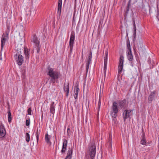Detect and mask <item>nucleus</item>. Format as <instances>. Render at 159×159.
<instances>
[{
    "label": "nucleus",
    "instance_id": "nucleus-55",
    "mask_svg": "<svg viewBox=\"0 0 159 159\" xmlns=\"http://www.w3.org/2000/svg\"><path fill=\"white\" fill-rule=\"evenodd\" d=\"M142 4H143L142 6H143V5H144L143 2H142ZM142 8H143V7H142Z\"/></svg>",
    "mask_w": 159,
    "mask_h": 159
},
{
    "label": "nucleus",
    "instance_id": "nucleus-41",
    "mask_svg": "<svg viewBox=\"0 0 159 159\" xmlns=\"http://www.w3.org/2000/svg\"><path fill=\"white\" fill-rule=\"evenodd\" d=\"M31 111H32V110H31V107H29L27 110V112L28 115H31Z\"/></svg>",
    "mask_w": 159,
    "mask_h": 159
},
{
    "label": "nucleus",
    "instance_id": "nucleus-12",
    "mask_svg": "<svg viewBox=\"0 0 159 159\" xmlns=\"http://www.w3.org/2000/svg\"><path fill=\"white\" fill-rule=\"evenodd\" d=\"M62 3V0H58L57 5V13L58 14L57 17H58L59 18L60 17L61 13Z\"/></svg>",
    "mask_w": 159,
    "mask_h": 159
},
{
    "label": "nucleus",
    "instance_id": "nucleus-23",
    "mask_svg": "<svg viewBox=\"0 0 159 159\" xmlns=\"http://www.w3.org/2000/svg\"><path fill=\"white\" fill-rule=\"evenodd\" d=\"M34 48H35L37 51V53H39L40 51V49L41 48V45L40 44H38L36 45H34Z\"/></svg>",
    "mask_w": 159,
    "mask_h": 159
},
{
    "label": "nucleus",
    "instance_id": "nucleus-22",
    "mask_svg": "<svg viewBox=\"0 0 159 159\" xmlns=\"http://www.w3.org/2000/svg\"><path fill=\"white\" fill-rule=\"evenodd\" d=\"M148 64L150 65V68H152L153 67L154 64V63L153 61H152L150 57H149L148 58Z\"/></svg>",
    "mask_w": 159,
    "mask_h": 159
},
{
    "label": "nucleus",
    "instance_id": "nucleus-61",
    "mask_svg": "<svg viewBox=\"0 0 159 159\" xmlns=\"http://www.w3.org/2000/svg\"><path fill=\"white\" fill-rule=\"evenodd\" d=\"M66 0H64L65 2H66Z\"/></svg>",
    "mask_w": 159,
    "mask_h": 159
},
{
    "label": "nucleus",
    "instance_id": "nucleus-53",
    "mask_svg": "<svg viewBox=\"0 0 159 159\" xmlns=\"http://www.w3.org/2000/svg\"><path fill=\"white\" fill-rule=\"evenodd\" d=\"M2 57L1 54L0 55V60H2Z\"/></svg>",
    "mask_w": 159,
    "mask_h": 159
},
{
    "label": "nucleus",
    "instance_id": "nucleus-11",
    "mask_svg": "<svg viewBox=\"0 0 159 159\" xmlns=\"http://www.w3.org/2000/svg\"><path fill=\"white\" fill-rule=\"evenodd\" d=\"M126 101L125 99H124L123 100H120L118 103V108L121 109L123 108L124 109L125 108V107L126 104Z\"/></svg>",
    "mask_w": 159,
    "mask_h": 159
},
{
    "label": "nucleus",
    "instance_id": "nucleus-20",
    "mask_svg": "<svg viewBox=\"0 0 159 159\" xmlns=\"http://www.w3.org/2000/svg\"><path fill=\"white\" fill-rule=\"evenodd\" d=\"M142 139L140 141V143L143 145H145L147 146V141L146 139L145 136H142Z\"/></svg>",
    "mask_w": 159,
    "mask_h": 159
},
{
    "label": "nucleus",
    "instance_id": "nucleus-31",
    "mask_svg": "<svg viewBox=\"0 0 159 159\" xmlns=\"http://www.w3.org/2000/svg\"><path fill=\"white\" fill-rule=\"evenodd\" d=\"M67 140L66 139H63L62 146L64 147H67Z\"/></svg>",
    "mask_w": 159,
    "mask_h": 159
},
{
    "label": "nucleus",
    "instance_id": "nucleus-54",
    "mask_svg": "<svg viewBox=\"0 0 159 159\" xmlns=\"http://www.w3.org/2000/svg\"><path fill=\"white\" fill-rule=\"evenodd\" d=\"M150 144V143L149 142H147V145L148 144Z\"/></svg>",
    "mask_w": 159,
    "mask_h": 159
},
{
    "label": "nucleus",
    "instance_id": "nucleus-42",
    "mask_svg": "<svg viewBox=\"0 0 159 159\" xmlns=\"http://www.w3.org/2000/svg\"><path fill=\"white\" fill-rule=\"evenodd\" d=\"M129 11H127L126 10L125 11V12H124V19H126V17L127 16V14H128V13H129Z\"/></svg>",
    "mask_w": 159,
    "mask_h": 159
},
{
    "label": "nucleus",
    "instance_id": "nucleus-19",
    "mask_svg": "<svg viewBox=\"0 0 159 159\" xmlns=\"http://www.w3.org/2000/svg\"><path fill=\"white\" fill-rule=\"evenodd\" d=\"M126 55L127 58L129 61H132L133 60V56L132 54V52H127Z\"/></svg>",
    "mask_w": 159,
    "mask_h": 159
},
{
    "label": "nucleus",
    "instance_id": "nucleus-3",
    "mask_svg": "<svg viewBox=\"0 0 159 159\" xmlns=\"http://www.w3.org/2000/svg\"><path fill=\"white\" fill-rule=\"evenodd\" d=\"M112 109L113 112H111V115L113 118L112 120L115 122L116 120V118L117 116V114L118 112V103L116 101L113 102Z\"/></svg>",
    "mask_w": 159,
    "mask_h": 159
},
{
    "label": "nucleus",
    "instance_id": "nucleus-51",
    "mask_svg": "<svg viewBox=\"0 0 159 159\" xmlns=\"http://www.w3.org/2000/svg\"><path fill=\"white\" fill-rule=\"evenodd\" d=\"M131 62H130V65L132 66H134V63H133L132 62V61H130Z\"/></svg>",
    "mask_w": 159,
    "mask_h": 159
},
{
    "label": "nucleus",
    "instance_id": "nucleus-28",
    "mask_svg": "<svg viewBox=\"0 0 159 159\" xmlns=\"http://www.w3.org/2000/svg\"><path fill=\"white\" fill-rule=\"evenodd\" d=\"M92 58V53L91 51L89 53V56L87 59V62H89L90 63H91Z\"/></svg>",
    "mask_w": 159,
    "mask_h": 159
},
{
    "label": "nucleus",
    "instance_id": "nucleus-47",
    "mask_svg": "<svg viewBox=\"0 0 159 159\" xmlns=\"http://www.w3.org/2000/svg\"><path fill=\"white\" fill-rule=\"evenodd\" d=\"M158 75H159V76L158 77H157L155 79V80L156 81H159V74H158Z\"/></svg>",
    "mask_w": 159,
    "mask_h": 159
},
{
    "label": "nucleus",
    "instance_id": "nucleus-56",
    "mask_svg": "<svg viewBox=\"0 0 159 159\" xmlns=\"http://www.w3.org/2000/svg\"><path fill=\"white\" fill-rule=\"evenodd\" d=\"M31 52H32V53H34V51L32 50V51H31Z\"/></svg>",
    "mask_w": 159,
    "mask_h": 159
},
{
    "label": "nucleus",
    "instance_id": "nucleus-48",
    "mask_svg": "<svg viewBox=\"0 0 159 159\" xmlns=\"http://www.w3.org/2000/svg\"><path fill=\"white\" fill-rule=\"evenodd\" d=\"M74 97L75 98V99H76V100L75 101V103L77 102V98H78V96H74Z\"/></svg>",
    "mask_w": 159,
    "mask_h": 159
},
{
    "label": "nucleus",
    "instance_id": "nucleus-13",
    "mask_svg": "<svg viewBox=\"0 0 159 159\" xmlns=\"http://www.w3.org/2000/svg\"><path fill=\"white\" fill-rule=\"evenodd\" d=\"M63 90L64 92L66 93V96L68 97L69 93V83H67V85L66 86L65 82L64 84Z\"/></svg>",
    "mask_w": 159,
    "mask_h": 159
},
{
    "label": "nucleus",
    "instance_id": "nucleus-32",
    "mask_svg": "<svg viewBox=\"0 0 159 159\" xmlns=\"http://www.w3.org/2000/svg\"><path fill=\"white\" fill-rule=\"evenodd\" d=\"M30 135L28 133H26L25 135V140L28 143L30 140Z\"/></svg>",
    "mask_w": 159,
    "mask_h": 159
},
{
    "label": "nucleus",
    "instance_id": "nucleus-15",
    "mask_svg": "<svg viewBox=\"0 0 159 159\" xmlns=\"http://www.w3.org/2000/svg\"><path fill=\"white\" fill-rule=\"evenodd\" d=\"M73 153V149L72 148H69L67 151V155L65 158V159H71Z\"/></svg>",
    "mask_w": 159,
    "mask_h": 159
},
{
    "label": "nucleus",
    "instance_id": "nucleus-40",
    "mask_svg": "<svg viewBox=\"0 0 159 159\" xmlns=\"http://www.w3.org/2000/svg\"><path fill=\"white\" fill-rule=\"evenodd\" d=\"M101 104V98L100 97V95L99 97V99L98 102V108L99 109L100 107Z\"/></svg>",
    "mask_w": 159,
    "mask_h": 159
},
{
    "label": "nucleus",
    "instance_id": "nucleus-46",
    "mask_svg": "<svg viewBox=\"0 0 159 159\" xmlns=\"http://www.w3.org/2000/svg\"><path fill=\"white\" fill-rule=\"evenodd\" d=\"M108 50L107 49L106 50L105 52V56H108Z\"/></svg>",
    "mask_w": 159,
    "mask_h": 159
},
{
    "label": "nucleus",
    "instance_id": "nucleus-43",
    "mask_svg": "<svg viewBox=\"0 0 159 159\" xmlns=\"http://www.w3.org/2000/svg\"><path fill=\"white\" fill-rule=\"evenodd\" d=\"M108 56H105L104 59V63L107 64Z\"/></svg>",
    "mask_w": 159,
    "mask_h": 159
},
{
    "label": "nucleus",
    "instance_id": "nucleus-7",
    "mask_svg": "<svg viewBox=\"0 0 159 159\" xmlns=\"http://www.w3.org/2000/svg\"><path fill=\"white\" fill-rule=\"evenodd\" d=\"M6 131L3 125L1 123L0 125V138L2 140V138L6 135Z\"/></svg>",
    "mask_w": 159,
    "mask_h": 159
},
{
    "label": "nucleus",
    "instance_id": "nucleus-44",
    "mask_svg": "<svg viewBox=\"0 0 159 159\" xmlns=\"http://www.w3.org/2000/svg\"><path fill=\"white\" fill-rule=\"evenodd\" d=\"M142 136H143V135H144V136H145V134L143 128V127L142 128Z\"/></svg>",
    "mask_w": 159,
    "mask_h": 159
},
{
    "label": "nucleus",
    "instance_id": "nucleus-49",
    "mask_svg": "<svg viewBox=\"0 0 159 159\" xmlns=\"http://www.w3.org/2000/svg\"><path fill=\"white\" fill-rule=\"evenodd\" d=\"M83 57H84L83 52V51H82V55H81V59H83Z\"/></svg>",
    "mask_w": 159,
    "mask_h": 159
},
{
    "label": "nucleus",
    "instance_id": "nucleus-25",
    "mask_svg": "<svg viewBox=\"0 0 159 159\" xmlns=\"http://www.w3.org/2000/svg\"><path fill=\"white\" fill-rule=\"evenodd\" d=\"M143 43L140 41L139 43L137 44V47L139 51H142L143 50Z\"/></svg>",
    "mask_w": 159,
    "mask_h": 159
},
{
    "label": "nucleus",
    "instance_id": "nucleus-57",
    "mask_svg": "<svg viewBox=\"0 0 159 159\" xmlns=\"http://www.w3.org/2000/svg\"><path fill=\"white\" fill-rule=\"evenodd\" d=\"M76 0H75V3H76Z\"/></svg>",
    "mask_w": 159,
    "mask_h": 159
},
{
    "label": "nucleus",
    "instance_id": "nucleus-8",
    "mask_svg": "<svg viewBox=\"0 0 159 159\" xmlns=\"http://www.w3.org/2000/svg\"><path fill=\"white\" fill-rule=\"evenodd\" d=\"M17 58H16V61L18 65L21 66L24 62V57L21 54H19L17 56V54H16Z\"/></svg>",
    "mask_w": 159,
    "mask_h": 159
},
{
    "label": "nucleus",
    "instance_id": "nucleus-6",
    "mask_svg": "<svg viewBox=\"0 0 159 159\" xmlns=\"http://www.w3.org/2000/svg\"><path fill=\"white\" fill-rule=\"evenodd\" d=\"M8 34L7 33H3L2 35L1 38V52L3 47L5 46L6 42L8 38Z\"/></svg>",
    "mask_w": 159,
    "mask_h": 159
},
{
    "label": "nucleus",
    "instance_id": "nucleus-36",
    "mask_svg": "<svg viewBox=\"0 0 159 159\" xmlns=\"http://www.w3.org/2000/svg\"><path fill=\"white\" fill-rule=\"evenodd\" d=\"M67 149L66 147H62V149L61 151V153L62 154H64L66 152Z\"/></svg>",
    "mask_w": 159,
    "mask_h": 159
},
{
    "label": "nucleus",
    "instance_id": "nucleus-27",
    "mask_svg": "<svg viewBox=\"0 0 159 159\" xmlns=\"http://www.w3.org/2000/svg\"><path fill=\"white\" fill-rule=\"evenodd\" d=\"M8 122L10 123L11 121L12 118L11 113L10 111L8 112Z\"/></svg>",
    "mask_w": 159,
    "mask_h": 159
},
{
    "label": "nucleus",
    "instance_id": "nucleus-52",
    "mask_svg": "<svg viewBox=\"0 0 159 159\" xmlns=\"http://www.w3.org/2000/svg\"><path fill=\"white\" fill-rule=\"evenodd\" d=\"M79 25L78 24V25L77 26L76 28V30H78L79 29Z\"/></svg>",
    "mask_w": 159,
    "mask_h": 159
},
{
    "label": "nucleus",
    "instance_id": "nucleus-24",
    "mask_svg": "<svg viewBox=\"0 0 159 159\" xmlns=\"http://www.w3.org/2000/svg\"><path fill=\"white\" fill-rule=\"evenodd\" d=\"M126 44L127 45V48L128 49V50L127 52H132V51L131 48L130 42L129 39L127 41Z\"/></svg>",
    "mask_w": 159,
    "mask_h": 159
},
{
    "label": "nucleus",
    "instance_id": "nucleus-18",
    "mask_svg": "<svg viewBox=\"0 0 159 159\" xmlns=\"http://www.w3.org/2000/svg\"><path fill=\"white\" fill-rule=\"evenodd\" d=\"M51 138V136L49 135L47 132V133L46 134L45 136V140L46 143L48 144H49L50 145H51L52 143L50 140Z\"/></svg>",
    "mask_w": 159,
    "mask_h": 159
},
{
    "label": "nucleus",
    "instance_id": "nucleus-26",
    "mask_svg": "<svg viewBox=\"0 0 159 159\" xmlns=\"http://www.w3.org/2000/svg\"><path fill=\"white\" fill-rule=\"evenodd\" d=\"M124 62V57L122 55H121L120 56V59H119V64L123 65V63Z\"/></svg>",
    "mask_w": 159,
    "mask_h": 159
},
{
    "label": "nucleus",
    "instance_id": "nucleus-37",
    "mask_svg": "<svg viewBox=\"0 0 159 159\" xmlns=\"http://www.w3.org/2000/svg\"><path fill=\"white\" fill-rule=\"evenodd\" d=\"M30 118H29L28 119H26L25 121V125H26L29 127L30 126Z\"/></svg>",
    "mask_w": 159,
    "mask_h": 159
},
{
    "label": "nucleus",
    "instance_id": "nucleus-2",
    "mask_svg": "<svg viewBox=\"0 0 159 159\" xmlns=\"http://www.w3.org/2000/svg\"><path fill=\"white\" fill-rule=\"evenodd\" d=\"M47 75L51 77L50 83H54L55 82H57V80L59 79L60 76V72L58 71H54L53 68H51L49 66L47 67Z\"/></svg>",
    "mask_w": 159,
    "mask_h": 159
},
{
    "label": "nucleus",
    "instance_id": "nucleus-16",
    "mask_svg": "<svg viewBox=\"0 0 159 159\" xmlns=\"http://www.w3.org/2000/svg\"><path fill=\"white\" fill-rule=\"evenodd\" d=\"M132 20L133 21V29L134 30V33L133 35V38L134 40V39H135L136 38V25L135 23V20L133 17L132 18Z\"/></svg>",
    "mask_w": 159,
    "mask_h": 159
},
{
    "label": "nucleus",
    "instance_id": "nucleus-35",
    "mask_svg": "<svg viewBox=\"0 0 159 159\" xmlns=\"http://www.w3.org/2000/svg\"><path fill=\"white\" fill-rule=\"evenodd\" d=\"M67 135L69 138H70L71 135V130L69 127L67 129Z\"/></svg>",
    "mask_w": 159,
    "mask_h": 159
},
{
    "label": "nucleus",
    "instance_id": "nucleus-5",
    "mask_svg": "<svg viewBox=\"0 0 159 159\" xmlns=\"http://www.w3.org/2000/svg\"><path fill=\"white\" fill-rule=\"evenodd\" d=\"M133 110H125L123 113V117L124 121L125 122L126 120L129 118H131V116L132 115Z\"/></svg>",
    "mask_w": 159,
    "mask_h": 159
},
{
    "label": "nucleus",
    "instance_id": "nucleus-9",
    "mask_svg": "<svg viewBox=\"0 0 159 159\" xmlns=\"http://www.w3.org/2000/svg\"><path fill=\"white\" fill-rule=\"evenodd\" d=\"M30 49H28L27 47H24V53L25 59L29 61L30 57Z\"/></svg>",
    "mask_w": 159,
    "mask_h": 159
},
{
    "label": "nucleus",
    "instance_id": "nucleus-45",
    "mask_svg": "<svg viewBox=\"0 0 159 159\" xmlns=\"http://www.w3.org/2000/svg\"><path fill=\"white\" fill-rule=\"evenodd\" d=\"M7 31L8 32V33H7L8 34L9 33L10 30V26L9 25H7Z\"/></svg>",
    "mask_w": 159,
    "mask_h": 159
},
{
    "label": "nucleus",
    "instance_id": "nucleus-29",
    "mask_svg": "<svg viewBox=\"0 0 159 159\" xmlns=\"http://www.w3.org/2000/svg\"><path fill=\"white\" fill-rule=\"evenodd\" d=\"M123 65H121L119 64L118 68V73L119 74L121 73L122 70L123 68Z\"/></svg>",
    "mask_w": 159,
    "mask_h": 159
},
{
    "label": "nucleus",
    "instance_id": "nucleus-60",
    "mask_svg": "<svg viewBox=\"0 0 159 159\" xmlns=\"http://www.w3.org/2000/svg\"><path fill=\"white\" fill-rule=\"evenodd\" d=\"M43 116V115H42V118Z\"/></svg>",
    "mask_w": 159,
    "mask_h": 159
},
{
    "label": "nucleus",
    "instance_id": "nucleus-34",
    "mask_svg": "<svg viewBox=\"0 0 159 159\" xmlns=\"http://www.w3.org/2000/svg\"><path fill=\"white\" fill-rule=\"evenodd\" d=\"M111 142H112L111 136V135H110L109 136V139H108V142L110 144V148H109L110 149L111 148H112Z\"/></svg>",
    "mask_w": 159,
    "mask_h": 159
},
{
    "label": "nucleus",
    "instance_id": "nucleus-33",
    "mask_svg": "<svg viewBox=\"0 0 159 159\" xmlns=\"http://www.w3.org/2000/svg\"><path fill=\"white\" fill-rule=\"evenodd\" d=\"M107 64L104 63L103 71L104 73V76L105 77L106 75V72L107 70Z\"/></svg>",
    "mask_w": 159,
    "mask_h": 159
},
{
    "label": "nucleus",
    "instance_id": "nucleus-30",
    "mask_svg": "<svg viewBox=\"0 0 159 159\" xmlns=\"http://www.w3.org/2000/svg\"><path fill=\"white\" fill-rule=\"evenodd\" d=\"M79 86V84L77 83H76L75 88V92L78 93V92L80 91V89Z\"/></svg>",
    "mask_w": 159,
    "mask_h": 159
},
{
    "label": "nucleus",
    "instance_id": "nucleus-4",
    "mask_svg": "<svg viewBox=\"0 0 159 159\" xmlns=\"http://www.w3.org/2000/svg\"><path fill=\"white\" fill-rule=\"evenodd\" d=\"M75 33L74 31L71 32L69 41V45L68 48H70V53L71 54L72 52V50L75 43Z\"/></svg>",
    "mask_w": 159,
    "mask_h": 159
},
{
    "label": "nucleus",
    "instance_id": "nucleus-50",
    "mask_svg": "<svg viewBox=\"0 0 159 159\" xmlns=\"http://www.w3.org/2000/svg\"><path fill=\"white\" fill-rule=\"evenodd\" d=\"M75 94H74V96H78V93H75Z\"/></svg>",
    "mask_w": 159,
    "mask_h": 159
},
{
    "label": "nucleus",
    "instance_id": "nucleus-39",
    "mask_svg": "<svg viewBox=\"0 0 159 159\" xmlns=\"http://www.w3.org/2000/svg\"><path fill=\"white\" fill-rule=\"evenodd\" d=\"M91 63L89 62H87L86 64V72L87 73L88 72V69L89 67V64Z\"/></svg>",
    "mask_w": 159,
    "mask_h": 159
},
{
    "label": "nucleus",
    "instance_id": "nucleus-14",
    "mask_svg": "<svg viewBox=\"0 0 159 159\" xmlns=\"http://www.w3.org/2000/svg\"><path fill=\"white\" fill-rule=\"evenodd\" d=\"M49 109L50 113L52 114V117L53 118L55 112V106L54 102H51Z\"/></svg>",
    "mask_w": 159,
    "mask_h": 159
},
{
    "label": "nucleus",
    "instance_id": "nucleus-1",
    "mask_svg": "<svg viewBox=\"0 0 159 159\" xmlns=\"http://www.w3.org/2000/svg\"><path fill=\"white\" fill-rule=\"evenodd\" d=\"M96 152V148L94 143L92 142L88 145V150L85 154V159H93L95 157Z\"/></svg>",
    "mask_w": 159,
    "mask_h": 159
},
{
    "label": "nucleus",
    "instance_id": "nucleus-38",
    "mask_svg": "<svg viewBox=\"0 0 159 159\" xmlns=\"http://www.w3.org/2000/svg\"><path fill=\"white\" fill-rule=\"evenodd\" d=\"M131 2V0H129V1L128 2V3L127 6L126 7V10H127V11L129 10V7L130 5Z\"/></svg>",
    "mask_w": 159,
    "mask_h": 159
},
{
    "label": "nucleus",
    "instance_id": "nucleus-10",
    "mask_svg": "<svg viewBox=\"0 0 159 159\" xmlns=\"http://www.w3.org/2000/svg\"><path fill=\"white\" fill-rule=\"evenodd\" d=\"M31 41L34 43V46L40 44V41L35 34L33 35L31 39Z\"/></svg>",
    "mask_w": 159,
    "mask_h": 159
},
{
    "label": "nucleus",
    "instance_id": "nucleus-17",
    "mask_svg": "<svg viewBox=\"0 0 159 159\" xmlns=\"http://www.w3.org/2000/svg\"><path fill=\"white\" fill-rule=\"evenodd\" d=\"M156 93V91H153L151 92L148 98V100L151 102H152L154 99L155 94Z\"/></svg>",
    "mask_w": 159,
    "mask_h": 159
},
{
    "label": "nucleus",
    "instance_id": "nucleus-21",
    "mask_svg": "<svg viewBox=\"0 0 159 159\" xmlns=\"http://www.w3.org/2000/svg\"><path fill=\"white\" fill-rule=\"evenodd\" d=\"M41 132L40 129L39 130L38 128L36 130V140L37 143H38V142L39 140V138L40 135V134Z\"/></svg>",
    "mask_w": 159,
    "mask_h": 159
},
{
    "label": "nucleus",
    "instance_id": "nucleus-59",
    "mask_svg": "<svg viewBox=\"0 0 159 159\" xmlns=\"http://www.w3.org/2000/svg\"><path fill=\"white\" fill-rule=\"evenodd\" d=\"M22 75H23V76L24 75V72L23 73Z\"/></svg>",
    "mask_w": 159,
    "mask_h": 159
},
{
    "label": "nucleus",
    "instance_id": "nucleus-58",
    "mask_svg": "<svg viewBox=\"0 0 159 159\" xmlns=\"http://www.w3.org/2000/svg\"><path fill=\"white\" fill-rule=\"evenodd\" d=\"M19 53L21 54V52L20 51V53Z\"/></svg>",
    "mask_w": 159,
    "mask_h": 159
}]
</instances>
